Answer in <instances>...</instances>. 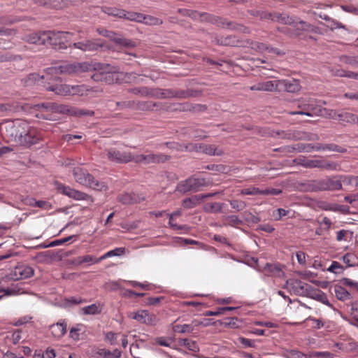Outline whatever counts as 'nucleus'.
Segmentation results:
<instances>
[{
  "mask_svg": "<svg viewBox=\"0 0 358 358\" xmlns=\"http://www.w3.org/2000/svg\"><path fill=\"white\" fill-rule=\"evenodd\" d=\"M224 220L226 221L224 224L231 227H235L243 224V221L239 219L238 216L234 215L226 216L224 217Z\"/></svg>",
  "mask_w": 358,
  "mask_h": 358,
  "instance_id": "obj_54",
  "label": "nucleus"
},
{
  "mask_svg": "<svg viewBox=\"0 0 358 358\" xmlns=\"http://www.w3.org/2000/svg\"><path fill=\"white\" fill-rule=\"evenodd\" d=\"M69 35H72V34L62 31H48L46 44L52 45L56 50H66L69 47L71 48V43L68 39Z\"/></svg>",
  "mask_w": 358,
  "mask_h": 358,
  "instance_id": "obj_5",
  "label": "nucleus"
},
{
  "mask_svg": "<svg viewBox=\"0 0 358 358\" xmlns=\"http://www.w3.org/2000/svg\"><path fill=\"white\" fill-rule=\"evenodd\" d=\"M178 12L182 16H187L195 20L199 19V12L197 10L180 8Z\"/></svg>",
  "mask_w": 358,
  "mask_h": 358,
  "instance_id": "obj_56",
  "label": "nucleus"
},
{
  "mask_svg": "<svg viewBox=\"0 0 358 358\" xmlns=\"http://www.w3.org/2000/svg\"><path fill=\"white\" fill-rule=\"evenodd\" d=\"M174 339L171 337L160 336L155 338V343L160 346L171 347Z\"/></svg>",
  "mask_w": 358,
  "mask_h": 358,
  "instance_id": "obj_49",
  "label": "nucleus"
},
{
  "mask_svg": "<svg viewBox=\"0 0 358 358\" xmlns=\"http://www.w3.org/2000/svg\"><path fill=\"white\" fill-rule=\"evenodd\" d=\"M264 271L268 275H278L281 272L278 266L268 263L264 266Z\"/></svg>",
  "mask_w": 358,
  "mask_h": 358,
  "instance_id": "obj_46",
  "label": "nucleus"
},
{
  "mask_svg": "<svg viewBox=\"0 0 358 358\" xmlns=\"http://www.w3.org/2000/svg\"><path fill=\"white\" fill-rule=\"evenodd\" d=\"M48 31L34 32L24 35L22 40L27 43L37 45H45Z\"/></svg>",
  "mask_w": 358,
  "mask_h": 358,
  "instance_id": "obj_22",
  "label": "nucleus"
},
{
  "mask_svg": "<svg viewBox=\"0 0 358 358\" xmlns=\"http://www.w3.org/2000/svg\"><path fill=\"white\" fill-rule=\"evenodd\" d=\"M145 21V23L146 24L150 25H161L163 23V21L161 19H159L157 17H155L150 15L148 16H143V21Z\"/></svg>",
  "mask_w": 358,
  "mask_h": 358,
  "instance_id": "obj_60",
  "label": "nucleus"
},
{
  "mask_svg": "<svg viewBox=\"0 0 358 358\" xmlns=\"http://www.w3.org/2000/svg\"><path fill=\"white\" fill-rule=\"evenodd\" d=\"M328 115H331L332 118L338 120L343 124H358V116L352 113L342 112L338 113L336 111L330 110Z\"/></svg>",
  "mask_w": 358,
  "mask_h": 358,
  "instance_id": "obj_18",
  "label": "nucleus"
},
{
  "mask_svg": "<svg viewBox=\"0 0 358 358\" xmlns=\"http://www.w3.org/2000/svg\"><path fill=\"white\" fill-rule=\"evenodd\" d=\"M25 127H27V124L24 122H13L5 127L3 135L8 141L20 144V140L22 138V134L24 133Z\"/></svg>",
  "mask_w": 358,
  "mask_h": 358,
  "instance_id": "obj_7",
  "label": "nucleus"
},
{
  "mask_svg": "<svg viewBox=\"0 0 358 358\" xmlns=\"http://www.w3.org/2000/svg\"><path fill=\"white\" fill-rule=\"evenodd\" d=\"M213 42L219 45L226 46H241V42L236 38V36L229 35L227 36H215Z\"/></svg>",
  "mask_w": 358,
  "mask_h": 358,
  "instance_id": "obj_24",
  "label": "nucleus"
},
{
  "mask_svg": "<svg viewBox=\"0 0 358 358\" xmlns=\"http://www.w3.org/2000/svg\"><path fill=\"white\" fill-rule=\"evenodd\" d=\"M215 15L209 14L208 13H199V19L197 20H200L201 22H207L213 24V22L215 19Z\"/></svg>",
  "mask_w": 358,
  "mask_h": 358,
  "instance_id": "obj_62",
  "label": "nucleus"
},
{
  "mask_svg": "<svg viewBox=\"0 0 358 358\" xmlns=\"http://www.w3.org/2000/svg\"><path fill=\"white\" fill-rule=\"evenodd\" d=\"M325 150L334 151L340 153H345L347 149L334 143L325 144Z\"/></svg>",
  "mask_w": 358,
  "mask_h": 358,
  "instance_id": "obj_63",
  "label": "nucleus"
},
{
  "mask_svg": "<svg viewBox=\"0 0 358 358\" xmlns=\"http://www.w3.org/2000/svg\"><path fill=\"white\" fill-rule=\"evenodd\" d=\"M215 194H208L203 196L194 195L192 197L187 198L182 201V206L185 208H193L196 206L201 199L206 198L215 195Z\"/></svg>",
  "mask_w": 358,
  "mask_h": 358,
  "instance_id": "obj_30",
  "label": "nucleus"
},
{
  "mask_svg": "<svg viewBox=\"0 0 358 358\" xmlns=\"http://www.w3.org/2000/svg\"><path fill=\"white\" fill-rule=\"evenodd\" d=\"M131 317L138 322L147 325L154 326L157 322V316L146 310H139L137 312L133 313Z\"/></svg>",
  "mask_w": 358,
  "mask_h": 358,
  "instance_id": "obj_15",
  "label": "nucleus"
},
{
  "mask_svg": "<svg viewBox=\"0 0 358 358\" xmlns=\"http://www.w3.org/2000/svg\"><path fill=\"white\" fill-rule=\"evenodd\" d=\"M296 151L298 152H310L313 151V144L311 143H298L295 145Z\"/></svg>",
  "mask_w": 358,
  "mask_h": 358,
  "instance_id": "obj_59",
  "label": "nucleus"
},
{
  "mask_svg": "<svg viewBox=\"0 0 358 358\" xmlns=\"http://www.w3.org/2000/svg\"><path fill=\"white\" fill-rule=\"evenodd\" d=\"M320 101L314 99H303L299 101L298 110L290 111L289 114L292 115H302L308 117L322 116L324 115L323 112H327L324 108L318 107Z\"/></svg>",
  "mask_w": 358,
  "mask_h": 358,
  "instance_id": "obj_3",
  "label": "nucleus"
},
{
  "mask_svg": "<svg viewBox=\"0 0 358 358\" xmlns=\"http://www.w3.org/2000/svg\"><path fill=\"white\" fill-rule=\"evenodd\" d=\"M156 104L152 101H135V109L140 110H153Z\"/></svg>",
  "mask_w": 358,
  "mask_h": 358,
  "instance_id": "obj_42",
  "label": "nucleus"
},
{
  "mask_svg": "<svg viewBox=\"0 0 358 358\" xmlns=\"http://www.w3.org/2000/svg\"><path fill=\"white\" fill-rule=\"evenodd\" d=\"M333 290L336 297L340 301H345L352 298L351 294L343 287V285H335Z\"/></svg>",
  "mask_w": 358,
  "mask_h": 358,
  "instance_id": "obj_29",
  "label": "nucleus"
},
{
  "mask_svg": "<svg viewBox=\"0 0 358 358\" xmlns=\"http://www.w3.org/2000/svg\"><path fill=\"white\" fill-rule=\"evenodd\" d=\"M252 91L273 92L278 91V80L257 83L250 87Z\"/></svg>",
  "mask_w": 358,
  "mask_h": 358,
  "instance_id": "obj_25",
  "label": "nucleus"
},
{
  "mask_svg": "<svg viewBox=\"0 0 358 358\" xmlns=\"http://www.w3.org/2000/svg\"><path fill=\"white\" fill-rule=\"evenodd\" d=\"M128 92L135 95H140L141 96H154L155 90L150 89L148 87H134L128 90Z\"/></svg>",
  "mask_w": 358,
  "mask_h": 358,
  "instance_id": "obj_33",
  "label": "nucleus"
},
{
  "mask_svg": "<svg viewBox=\"0 0 358 358\" xmlns=\"http://www.w3.org/2000/svg\"><path fill=\"white\" fill-rule=\"evenodd\" d=\"M73 175L76 182L98 191H106L108 186L105 182L99 181L90 174L87 170L75 167L73 169Z\"/></svg>",
  "mask_w": 358,
  "mask_h": 358,
  "instance_id": "obj_2",
  "label": "nucleus"
},
{
  "mask_svg": "<svg viewBox=\"0 0 358 358\" xmlns=\"http://www.w3.org/2000/svg\"><path fill=\"white\" fill-rule=\"evenodd\" d=\"M57 190L59 193L77 201L87 200L90 197L85 192L72 189L71 187L61 183L57 185Z\"/></svg>",
  "mask_w": 358,
  "mask_h": 358,
  "instance_id": "obj_14",
  "label": "nucleus"
},
{
  "mask_svg": "<svg viewBox=\"0 0 358 358\" xmlns=\"http://www.w3.org/2000/svg\"><path fill=\"white\" fill-rule=\"evenodd\" d=\"M29 204L31 206L38 207L44 210L52 209V204L46 201H36L35 199H30Z\"/></svg>",
  "mask_w": 358,
  "mask_h": 358,
  "instance_id": "obj_44",
  "label": "nucleus"
},
{
  "mask_svg": "<svg viewBox=\"0 0 358 358\" xmlns=\"http://www.w3.org/2000/svg\"><path fill=\"white\" fill-rule=\"evenodd\" d=\"M344 268L343 266L338 262H332L330 266L327 268V271L336 274H340L343 273Z\"/></svg>",
  "mask_w": 358,
  "mask_h": 358,
  "instance_id": "obj_58",
  "label": "nucleus"
},
{
  "mask_svg": "<svg viewBox=\"0 0 358 358\" xmlns=\"http://www.w3.org/2000/svg\"><path fill=\"white\" fill-rule=\"evenodd\" d=\"M71 47L83 52H95L102 48L111 49V47L106 45L105 41L101 38H80V40L71 43Z\"/></svg>",
  "mask_w": 358,
  "mask_h": 358,
  "instance_id": "obj_4",
  "label": "nucleus"
},
{
  "mask_svg": "<svg viewBox=\"0 0 358 358\" xmlns=\"http://www.w3.org/2000/svg\"><path fill=\"white\" fill-rule=\"evenodd\" d=\"M298 164L306 169H313L318 167L319 159H308L305 157H300L294 159Z\"/></svg>",
  "mask_w": 358,
  "mask_h": 358,
  "instance_id": "obj_36",
  "label": "nucleus"
},
{
  "mask_svg": "<svg viewBox=\"0 0 358 358\" xmlns=\"http://www.w3.org/2000/svg\"><path fill=\"white\" fill-rule=\"evenodd\" d=\"M52 335L56 338H61L66 333V324L57 322L50 327Z\"/></svg>",
  "mask_w": 358,
  "mask_h": 358,
  "instance_id": "obj_34",
  "label": "nucleus"
},
{
  "mask_svg": "<svg viewBox=\"0 0 358 358\" xmlns=\"http://www.w3.org/2000/svg\"><path fill=\"white\" fill-rule=\"evenodd\" d=\"M103 66L105 65L101 64L93 65L88 62H74L48 67L44 69V72L47 76H51L52 80H60L58 75L81 73L92 69L106 70L109 67L108 64L106 65L105 68H103Z\"/></svg>",
  "mask_w": 358,
  "mask_h": 358,
  "instance_id": "obj_1",
  "label": "nucleus"
},
{
  "mask_svg": "<svg viewBox=\"0 0 358 358\" xmlns=\"http://www.w3.org/2000/svg\"><path fill=\"white\" fill-rule=\"evenodd\" d=\"M172 329L174 332L178 334H191L192 333V327L189 324H173Z\"/></svg>",
  "mask_w": 358,
  "mask_h": 358,
  "instance_id": "obj_43",
  "label": "nucleus"
},
{
  "mask_svg": "<svg viewBox=\"0 0 358 358\" xmlns=\"http://www.w3.org/2000/svg\"><path fill=\"white\" fill-rule=\"evenodd\" d=\"M213 24H215L217 27H222L223 29L237 31L243 34L250 33V29L243 26V24H240L232 21H229L225 18L220 17L217 16L215 17Z\"/></svg>",
  "mask_w": 358,
  "mask_h": 358,
  "instance_id": "obj_13",
  "label": "nucleus"
},
{
  "mask_svg": "<svg viewBox=\"0 0 358 358\" xmlns=\"http://www.w3.org/2000/svg\"><path fill=\"white\" fill-rule=\"evenodd\" d=\"M125 249L124 248H116L112 250L106 252L103 255L100 257L101 261L114 256H120L124 253Z\"/></svg>",
  "mask_w": 358,
  "mask_h": 358,
  "instance_id": "obj_47",
  "label": "nucleus"
},
{
  "mask_svg": "<svg viewBox=\"0 0 358 358\" xmlns=\"http://www.w3.org/2000/svg\"><path fill=\"white\" fill-rule=\"evenodd\" d=\"M171 158L170 156L166 155L162 153L158 154H149L145 155V164H152V163H164Z\"/></svg>",
  "mask_w": 358,
  "mask_h": 358,
  "instance_id": "obj_31",
  "label": "nucleus"
},
{
  "mask_svg": "<svg viewBox=\"0 0 358 358\" xmlns=\"http://www.w3.org/2000/svg\"><path fill=\"white\" fill-rule=\"evenodd\" d=\"M194 96L192 90H176L175 92V98L177 99H186Z\"/></svg>",
  "mask_w": 358,
  "mask_h": 358,
  "instance_id": "obj_64",
  "label": "nucleus"
},
{
  "mask_svg": "<svg viewBox=\"0 0 358 358\" xmlns=\"http://www.w3.org/2000/svg\"><path fill=\"white\" fill-rule=\"evenodd\" d=\"M284 356L286 358H313L312 355L304 354L297 350H286Z\"/></svg>",
  "mask_w": 358,
  "mask_h": 358,
  "instance_id": "obj_41",
  "label": "nucleus"
},
{
  "mask_svg": "<svg viewBox=\"0 0 358 358\" xmlns=\"http://www.w3.org/2000/svg\"><path fill=\"white\" fill-rule=\"evenodd\" d=\"M118 201L124 205L138 203L145 200V197L141 194L132 193H124L117 198Z\"/></svg>",
  "mask_w": 358,
  "mask_h": 358,
  "instance_id": "obj_23",
  "label": "nucleus"
},
{
  "mask_svg": "<svg viewBox=\"0 0 358 358\" xmlns=\"http://www.w3.org/2000/svg\"><path fill=\"white\" fill-rule=\"evenodd\" d=\"M318 169H326L328 171H340L341 166L334 162H330L325 159H319Z\"/></svg>",
  "mask_w": 358,
  "mask_h": 358,
  "instance_id": "obj_35",
  "label": "nucleus"
},
{
  "mask_svg": "<svg viewBox=\"0 0 358 358\" xmlns=\"http://www.w3.org/2000/svg\"><path fill=\"white\" fill-rule=\"evenodd\" d=\"M22 138L20 140V145L26 147L37 143L41 139V135L33 127H25L24 133L22 134Z\"/></svg>",
  "mask_w": 358,
  "mask_h": 358,
  "instance_id": "obj_12",
  "label": "nucleus"
},
{
  "mask_svg": "<svg viewBox=\"0 0 358 358\" xmlns=\"http://www.w3.org/2000/svg\"><path fill=\"white\" fill-rule=\"evenodd\" d=\"M340 61L344 64H349L352 66L358 67V55L357 56L342 55L340 57Z\"/></svg>",
  "mask_w": 358,
  "mask_h": 358,
  "instance_id": "obj_48",
  "label": "nucleus"
},
{
  "mask_svg": "<svg viewBox=\"0 0 358 358\" xmlns=\"http://www.w3.org/2000/svg\"><path fill=\"white\" fill-rule=\"evenodd\" d=\"M299 187L303 192H320L319 179L308 180L299 184Z\"/></svg>",
  "mask_w": 358,
  "mask_h": 358,
  "instance_id": "obj_28",
  "label": "nucleus"
},
{
  "mask_svg": "<svg viewBox=\"0 0 358 358\" xmlns=\"http://www.w3.org/2000/svg\"><path fill=\"white\" fill-rule=\"evenodd\" d=\"M56 80H48L47 84L43 85V87L47 91L53 92L57 95L68 96L69 92V85L52 83Z\"/></svg>",
  "mask_w": 358,
  "mask_h": 358,
  "instance_id": "obj_20",
  "label": "nucleus"
},
{
  "mask_svg": "<svg viewBox=\"0 0 358 358\" xmlns=\"http://www.w3.org/2000/svg\"><path fill=\"white\" fill-rule=\"evenodd\" d=\"M52 80L51 76L43 75L40 76L38 73H32L27 76L23 81L26 86H31L34 85H42L43 87L44 84H47L44 80Z\"/></svg>",
  "mask_w": 358,
  "mask_h": 358,
  "instance_id": "obj_21",
  "label": "nucleus"
},
{
  "mask_svg": "<svg viewBox=\"0 0 358 358\" xmlns=\"http://www.w3.org/2000/svg\"><path fill=\"white\" fill-rule=\"evenodd\" d=\"M287 289L291 294L296 296H306L310 290V285L295 278H289L286 280L283 287Z\"/></svg>",
  "mask_w": 358,
  "mask_h": 358,
  "instance_id": "obj_8",
  "label": "nucleus"
},
{
  "mask_svg": "<svg viewBox=\"0 0 358 358\" xmlns=\"http://www.w3.org/2000/svg\"><path fill=\"white\" fill-rule=\"evenodd\" d=\"M38 113L36 114V117L44 120H54L52 117V113L55 112V103L47 102L36 106Z\"/></svg>",
  "mask_w": 358,
  "mask_h": 358,
  "instance_id": "obj_17",
  "label": "nucleus"
},
{
  "mask_svg": "<svg viewBox=\"0 0 358 358\" xmlns=\"http://www.w3.org/2000/svg\"><path fill=\"white\" fill-rule=\"evenodd\" d=\"M102 310V305L100 303H93L82 308V312L85 315H97Z\"/></svg>",
  "mask_w": 358,
  "mask_h": 358,
  "instance_id": "obj_37",
  "label": "nucleus"
},
{
  "mask_svg": "<svg viewBox=\"0 0 358 358\" xmlns=\"http://www.w3.org/2000/svg\"><path fill=\"white\" fill-rule=\"evenodd\" d=\"M229 203L231 208L237 212L243 210L247 206L245 201L239 199L229 200Z\"/></svg>",
  "mask_w": 358,
  "mask_h": 358,
  "instance_id": "obj_45",
  "label": "nucleus"
},
{
  "mask_svg": "<svg viewBox=\"0 0 358 358\" xmlns=\"http://www.w3.org/2000/svg\"><path fill=\"white\" fill-rule=\"evenodd\" d=\"M247 44L254 50L263 53L264 52H267L269 53H273L276 55H282L285 53L280 51L279 49L275 48H272L264 43H259L257 41H248Z\"/></svg>",
  "mask_w": 358,
  "mask_h": 358,
  "instance_id": "obj_19",
  "label": "nucleus"
},
{
  "mask_svg": "<svg viewBox=\"0 0 358 358\" xmlns=\"http://www.w3.org/2000/svg\"><path fill=\"white\" fill-rule=\"evenodd\" d=\"M301 87L299 80L294 78L278 80V91L284 90L289 93H296L301 90Z\"/></svg>",
  "mask_w": 358,
  "mask_h": 358,
  "instance_id": "obj_16",
  "label": "nucleus"
},
{
  "mask_svg": "<svg viewBox=\"0 0 358 358\" xmlns=\"http://www.w3.org/2000/svg\"><path fill=\"white\" fill-rule=\"evenodd\" d=\"M92 90L88 86L85 85H69V95L74 96H86L88 92Z\"/></svg>",
  "mask_w": 358,
  "mask_h": 358,
  "instance_id": "obj_32",
  "label": "nucleus"
},
{
  "mask_svg": "<svg viewBox=\"0 0 358 358\" xmlns=\"http://www.w3.org/2000/svg\"><path fill=\"white\" fill-rule=\"evenodd\" d=\"M243 217L245 222L252 224H257L261 221L260 217L253 215L248 210H245L243 213Z\"/></svg>",
  "mask_w": 358,
  "mask_h": 358,
  "instance_id": "obj_55",
  "label": "nucleus"
},
{
  "mask_svg": "<svg viewBox=\"0 0 358 358\" xmlns=\"http://www.w3.org/2000/svg\"><path fill=\"white\" fill-rule=\"evenodd\" d=\"M292 26L296 29L300 31H316L315 28L312 26L310 24L303 21H296L294 20V23L292 24Z\"/></svg>",
  "mask_w": 358,
  "mask_h": 358,
  "instance_id": "obj_38",
  "label": "nucleus"
},
{
  "mask_svg": "<svg viewBox=\"0 0 358 358\" xmlns=\"http://www.w3.org/2000/svg\"><path fill=\"white\" fill-rule=\"evenodd\" d=\"M224 203L214 202L208 203L205 205L204 209L208 213H218L222 212Z\"/></svg>",
  "mask_w": 358,
  "mask_h": 358,
  "instance_id": "obj_40",
  "label": "nucleus"
},
{
  "mask_svg": "<svg viewBox=\"0 0 358 358\" xmlns=\"http://www.w3.org/2000/svg\"><path fill=\"white\" fill-rule=\"evenodd\" d=\"M112 41L114 42L116 45H118L120 47L122 48H134L136 46V42L124 38L116 32L112 39Z\"/></svg>",
  "mask_w": 358,
  "mask_h": 358,
  "instance_id": "obj_27",
  "label": "nucleus"
},
{
  "mask_svg": "<svg viewBox=\"0 0 358 358\" xmlns=\"http://www.w3.org/2000/svg\"><path fill=\"white\" fill-rule=\"evenodd\" d=\"M357 176H353L350 175H338V179L340 180L341 185H350L352 183H355L356 185Z\"/></svg>",
  "mask_w": 358,
  "mask_h": 358,
  "instance_id": "obj_50",
  "label": "nucleus"
},
{
  "mask_svg": "<svg viewBox=\"0 0 358 358\" xmlns=\"http://www.w3.org/2000/svg\"><path fill=\"white\" fill-rule=\"evenodd\" d=\"M201 152L210 156H221L224 151L215 145L201 143Z\"/></svg>",
  "mask_w": 358,
  "mask_h": 358,
  "instance_id": "obj_26",
  "label": "nucleus"
},
{
  "mask_svg": "<svg viewBox=\"0 0 358 358\" xmlns=\"http://www.w3.org/2000/svg\"><path fill=\"white\" fill-rule=\"evenodd\" d=\"M178 343L181 346H184L192 352H196L199 350L198 345L194 341L187 338H181L178 341Z\"/></svg>",
  "mask_w": 358,
  "mask_h": 358,
  "instance_id": "obj_39",
  "label": "nucleus"
},
{
  "mask_svg": "<svg viewBox=\"0 0 358 358\" xmlns=\"http://www.w3.org/2000/svg\"><path fill=\"white\" fill-rule=\"evenodd\" d=\"M109 161L115 164H127L131 162V152L110 148L105 150Z\"/></svg>",
  "mask_w": 358,
  "mask_h": 358,
  "instance_id": "obj_10",
  "label": "nucleus"
},
{
  "mask_svg": "<svg viewBox=\"0 0 358 358\" xmlns=\"http://www.w3.org/2000/svg\"><path fill=\"white\" fill-rule=\"evenodd\" d=\"M34 274V270L32 267L19 264L8 275V278L13 280H19L31 278Z\"/></svg>",
  "mask_w": 358,
  "mask_h": 358,
  "instance_id": "obj_11",
  "label": "nucleus"
},
{
  "mask_svg": "<svg viewBox=\"0 0 358 358\" xmlns=\"http://www.w3.org/2000/svg\"><path fill=\"white\" fill-rule=\"evenodd\" d=\"M207 185L204 178L191 176L179 182L176 187V191L182 194L187 192H197L201 187Z\"/></svg>",
  "mask_w": 358,
  "mask_h": 358,
  "instance_id": "obj_6",
  "label": "nucleus"
},
{
  "mask_svg": "<svg viewBox=\"0 0 358 358\" xmlns=\"http://www.w3.org/2000/svg\"><path fill=\"white\" fill-rule=\"evenodd\" d=\"M320 192L339 191L343 189L338 179V175H332L319 179Z\"/></svg>",
  "mask_w": 358,
  "mask_h": 358,
  "instance_id": "obj_9",
  "label": "nucleus"
},
{
  "mask_svg": "<svg viewBox=\"0 0 358 358\" xmlns=\"http://www.w3.org/2000/svg\"><path fill=\"white\" fill-rule=\"evenodd\" d=\"M339 282L343 285L348 286L358 291V282L357 281L348 278H343L339 280Z\"/></svg>",
  "mask_w": 358,
  "mask_h": 358,
  "instance_id": "obj_61",
  "label": "nucleus"
},
{
  "mask_svg": "<svg viewBox=\"0 0 358 358\" xmlns=\"http://www.w3.org/2000/svg\"><path fill=\"white\" fill-rule=\"evenodd\" d=\"M241 195H262V189L255 186H250L248 188L242 189L240 191Z\"/></svg>",
  "mask_w": 358,
  "mask_h": 358,
  "instance_id": "obj_51",
  "label": "nucleus"
},
{
  "mask_svg": "<svg viewBox=\"0 0 358 358\" xmlns=\"http://www.w3.org/2000/svg\"><path fill=\"white\" fill-rule=\"evenodd\" d=\"M106 13L111 16L123 18L125 16L124 10L117 8H108Z\"/></svg>",
  "mask_w": 358,
  "mask_h": 358,
  "instance_id": "obj_57",
  "label": "nucleus"
},
{
  "mask_svg": "<svg viewBox=\"0 0 358 358\" xmlns=\"http://www.w3.org/2000/svg\"><path fill=\"white\" fill-rule=\"evenodd\" d=\"M125 16L123 19H127L130 21H135L141 22H143V15L135 12H129L124 10Z\"/></svg>",
  "mask_w": 358,
  "mask_h": 358,
  "instance_id": "obj_52",
  "label": "nucleus"
},
{
  "mask_svg": "<svg viewBox=\"0 0 358 358\" xmlns=\"http://www.w3.org/2000/svg\"><path fill=\"white\" fill-rule=\"evenodd\" d=\"M55 110L54 113H60V114H69L73 115V108H69L68 106L57 104L55 103Z\"/></svg>",
  "mask_w": 358,
  "mask_h": 358,
  "instance_id": "obj_53",
  "label": "nucleus"
}]
</instances>
